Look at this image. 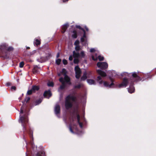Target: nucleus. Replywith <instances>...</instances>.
I'll return each mask as SVG.
<instances>
[{"label":"nucleus","mask_w":156,"mask_h":156,"mask_svg":"<svg viewBox=\"0 0 156 156\" xmlns=\"http://www.w3.org/2000/svg\"><path fill=\"white\" fill-rule=\"evenodd\" d=\"M69 60H70V61H72L73 60V56L72 55H71L69 56Z\"/></svg>","instance_id":"nucleus-38"},{"label":"nucleus","mask_w":156,"mask_h":156,"mask_svg":"<svg viewBox=\"0 0 156 156\" xmlns=\"http://www.w3.org/2000/svg\"><path fill=\"white\" fill-rule=\"evenodd\" d=\"M40 44V41L38 39H36L35 41H34V45L37 46Z\"/></svg>","instance_id":"nucleus-21"},{"label":"nucleus","mask_w":156,"mask_h":156,"mask_svg":"<svg viewBox=\"0 0 156 156\" xmlns=\"http://www.w3.org/2000/svg\"><path fill=\"white\" fill-rule=\"evenodd\" d=\"M132 75L133 77V79H129L126 78H124L122 82L119 84V87L120 88L126 87L128 84L129 83V87L128 88V90L129 92L132 93L135 90V88L133 86L134 82H137L142 80L143 81L146 79L144 78L141 79L140 77L137 75V73L136 72L133 73Z\"/></svg>","instance_id":"nucleus-2"},{"label":"nucleus","mask_w":156,"mask_h":156,"mask_svg":"<svg viewBox=\"0 0 156 156\" xmlns=\"http://www.w3.org/2000/svg\"><path fill=\"white\" fill-rule=\"evenodd\" d=\"M76 28H78L83 31L84 34L83 37L81 38V41L83 45H85L86 44V33L84 30L79 25H76Z\"/></svg>","instance_id":"nucleus-6"},{"label":"nucleus","mask_w":156,"mask_h":156,"mask_svg":"<svg viewBox=\"0 0 156 156\" xmlns=\"http://www.w3.org/2000/svg\"><path fill=\"white\" fill-rule=\"evenodd\" d=\"M81 56L82 57H84L85 56L84 52L83 51H82L80 53Z\"/></svg>","instance_id":"nucleus-33"},{"label":"nucleus","mask_w":156,"mask_h":156,"mask_svg":"<svg viewBox=\"0 0 156 156\" xmlns=\"http://www.w3.org/2000/svg\"><path fill=\"white\" fill-rule=\"evenodd\" d=\"M33 92L32 89H31V90H29L27 91V94L28 95H30L32 94Z\"/></svg>","instance_id":"nucleus-29"},{"label":"nucleus","mask_w":156,"mask_h":156,"mask_svg":"<svg viewBox=\"0 0 156 156\" xmlns=\"http://www.w3.org/2000/svg\"><path fill=\"white\" fill-rule=\"evenodd\" d=\"M59 56V53H58L56 57L58 58Z\"/></svg>","instance_id":"nucleus-43"},{"label":"nucleus","mask_w":156,"mask_h":156,"mask_svg":"<svg viewBox=\"0 0 156 156\" xmlns=\"http://www.w3.org/2000/svg\"><path fill=\"white\" fill-rule=\"evenodd\" d=\"M75 49L76 51H78L80 50V48L79 45H78L75 46Z\"/></svg>","instance_id":"nucleus-30"},{"label":"nucleus","mask_w":156,"mask_h":156,"mask_svg":"<svg viewBox=\"0 0 156 156\" xmlns=\"http://www.w3.org/2000/svg\"><path fill=\"white\" fill-rule=\"evenodd\" d=\"M51 95L50 90L46 91L44 94V96L47 98H49Z\"/></svg>","instance_id":"nucleus-12"},{"label":"nucleus","mask_w":156,"mask_h":156,"mask_svg":"<svg viewBox=\"0 0 156 156\" xmlns=\"http://www.w3.org/2000/svg\"><path fill=\"white\" fill-rule=\"evenodd\" d=\"M47 84L49 87H53L54 86V84L52 82H48Z\"/></svg>","instance_id":"nucleus-28"},{"label":"nucleus","mask_w":156,"mask_h":156,"mask_svg":"<svg viewBox=\"0 0 156 156\" xmlns=\"http://www.w3.org/2000/svg\"><path fill=\"white\" fill-rule=\"evenodd\" d=\"M75 70L76 73V77L77 79H79L80 76L81 71L78 66H76L75 68Z\"/></svg>","instance_id":"nucleus-8"},{"label":"nucleus","mask_w":156,"mask_h":156,"mask_svg":"<svg viewBox=\"0 0 156 156\" xmlns=\"http://www.w3.org/2000/svg\"><path fill=\"white\" fill-rule=\"evenodd\" d=\"M73 55L74 58H77L79 57L80 55L79 52H76L75 51H73Z\"/></svg>","instance_id":"nucleus-19"},{"label":"nucleus","mask_w":156,"mask_h":156,"mask_svg":"<svg viewBox=\"0 0 156 156\" xmlns=\"http://www.w3.org/2000/svg\"><path fill=\"white\" fill-rule=\"evenodd\" d=\"M42 99L41 98L35 101V105H37L40 104L42 101Z\"/></svg>","instance_id":"nucleus-24"},{"label":"nucleus","mask_w":156,"mask_h":156,"mask_svg":"<svg viewBox=\"0 0 156 156\" xmlns=\"http://www.w3.org/2000/svg\"><path fill=\"white\" fill-rule=\"evenodd\" d=\"M87 73L86 72H85L84 73L83 76L81 78V80H85L87 78Z\"/></svg>","instance_id":"nucleus-20"},{"label":"nucleus","mask_w":156,"mask_h":156,"mask_svg":"<svg viewBox=\"0 0 156 156\" xmlns=\"http://www.w3.org/2000/svg\"><path fill=\"white\" fill-rule=\"evenodd\" d=\"M77 133L79 135H81L83 133L82 132H81L80 133L78 132Z\"/></svg>","instance_id":"nucleus-41"},{"label":"nucleus","mask_w":156,"mask_h":156,"mask_svg":"<svg viewBox=\"0 0 156 156\" xmlns=\"http://www.w3.org/2000/svg\"><path fill=\"white\" fill-rule=\"evenodd\" d=\"M83 120L84 119V118L83 117Z\"/></svg>","instance_id":"nucleus-49"},{"label":"nucleus","mask_w":156,"mask_h":156,"mask_svg":"<svg viewBox=\"0 0 156 156\" xmlns=\"http://www.w3.org/2000/svg\"><path fill=\"white\" fill-rule=\"evenodd\" d=\"M40 69V67L37 66H35L34 67L33 72L34 73H37L39 72V70Z\"/></svg>","instance_id":"nucleus-15"},{"label":"nucleus","mask_w":156,"mask_h":156,"mask_svg":"<svg viewBox=\"0 0 156 156\" xmlns=\"http://www.w3.org/2000/svg\"><path fill=\"white\" fill-rule=\"evenodd\" d=\"M96 51V50L94 48H92L90 49V51L91 52H93Z\"/></svg>","instance_id":"nucleus-36"},{"label":"nucleus","mask_w":156,"mask_h":156,"mask_svg":"<svg viewBox=\"0 0 156 156\" xmlns=\"http://www.w3.org/2000/svg\"><path fill=\"white\" fill-rule=\"evenodd\" d=\"M30 134V137L31 138H33V131H31V130L30 132V133H29Z\"/></svg>","instance_id":"nucleus-37"},{"label":"nucleus","mask_w":156,"mask_h":156,"mask_svg":"<svg viewBox=\"0 0 156 156\" xmlns=\"http://www.w3.org/2000/svg\"><path fill=\"white\" fill-rule=\"evenodd\" d=\"M73 34L72 35V37L74 38H76L77 37L76 31L75 30H73Z\"/></svg>","instance_id":"nucleus-23"},{"label":"nucleus","mask_w":156,"mask_h":156,"mask_svg":"<svg viewBox=\"0 0 156 156\" xmlns=\"http://www.w3.org/2000/svg\"><path fill=\"white\" fill-rule=\"evenodd\" d=\"M82 86L83 84H80L77 85L75 86L74 87L75 88H80Z\"/></svg>","instance_id":"nucleus-25"},{"label":"nucleus","mask_w":156,"mask_h":156,"mask_svg":"<svg viewBox=\"0 0 156 156\" xmlns=\"http://www.w3.org/2000/svg\"><path fill=\"white\" fill-rule=\"evenodd\" d=\"M45 152L43 150L38 152L37 154V156H45Z\"/></svg>","instance_id":"nucleus-18"},{"label":"nucleus","mask_w":156,"mask_h":156,"mask_svg":"<svg viewBox=\"0 0 156 156\" xmlns=\"http://www.w3.org/2000/svg\"><path fill=\"white\" fill-rule=\"evenodd\" d=\"M62 72L64 73V78L62 77H61L59 79V81L62 83V85L60 86L59 87V89L61 90L64 89L66 87L65 83L69 85L71 84L70 78L66 74V70L65 69H63Z\"/></svg>","instance_id":"nucleus-5"},{"label":"nucleus","mask_w":156,"mask_h":156,"mask_svg":"<svg viewBox=\"0 0 156 156\" xmlns=\"http://www.w3.org/2000/svg\"><path fill=\"white\" fill-rule=\"evenodd\" d=\"M108 72L109 74H111L109 76L110 79L112 82V83L111 84H109L108 82H103L102 80L101 76H99L97 77V81L100 84H101L103 83L105 87L111 88L113 87L114 85L111 77H117L119 75V74L117 73L114 70L109 71Z\"/></svg>","instance_id":"nucleus-4"},{"label":"nucleus","mask_w":156,"mask_h":156,"mask_svg":"<svg viewBox=\"0 0 156 156\" xmlns=\"http://www.w3.org/2000/svg\"><path fill=\"white\" fill-rule=\"evenodd\" d=\"M87 83L90 85H95L96 84L95 81L92 79H87Z\"/></svg>","instance_id":"nucleus-16"},{"label":"nucleus","mask_w":156,"mask_h":156,"mask_svg":"<svg viewBox=\"0 0 156 156\" xmlns=\"http://www.w3.org/2000/svg\"><path fill=\"white\" fill-rule=\"evenodd\" d=\"M16 87L15 86H12L11 87V89L14 90H16Z\"/></svg>","instance_id":"nucleus-39"},{"label":"nucleus","mask_w":156,"mask_h":156,"mask_svg":"<svg viewBox=\"0 0 156 156\" xmlns=\"http://www.w3.org/2000/svg\"><path fill=\"white\" fill-rule=\"evenodd\" d=\"M92 59L94 61L97 60L98 59L100 61H102L104 60V58L103 56H101L100 55H98L96 53H95V55H93L92 56Z\"/></svg>","instance_id":"nucleus-10"},{"label":"nucleus","mask_w":156,"mask_h":156,"mask_svg":"<svg viewBox=\"0 0 156 156\" xmlns=\"http://www.w3.org/2000/svg\"><path fill=\"white\" fill-rule=\"evenodd\" d=\"M29 48H30L29 47H27V49H29Z\"/></svg>","instance_id":"nucleus-44"},{"label":"nucleus","mask_w":156,"mask_h":156,"mask_svg":"<svg viewBox=\"0 0 156 156\" xmlns=\"http://www.w3.org/2000/svg\"><path fill=\"white\" fill-rule=\"evenodd\" d=\"M7 46H8V45L5 43L3 44L0 46V49L2 51L3 54H4V53H5V54L6 53V51L7 49Z\"/></svg>","instance_id":"nucleus-11"},{"label":"nucleus","mask_w":156,"mask_h":156,"mask_svg":"<svg viewBox=\"0 0 156 156\" xmlns=\"http://www.w3.org/2000/svg\"><path fill=\"white\" fill-rule=\"evenodd\" d=\"M30 98L29 97H26L24 101L26 102L27 103V102L30 100Z\"/></svg>","instance_id":"nucleus-34"},{"label":"nucleus","mask_w":156,"mask_h":156,"mask_svg":"<svg viewBox=\"0 0 156 156\" xmlns=\"http://www.w3.org/2000/svg\"><path fill=\"white\" fill-rule=\"evenodd\" d=\"M85 29L87 31H88V28H87V27L86 26H85Z\"/></svg>","instance_id":"nucleus-42"},{"label":"nucleus","mask_w":156,"mask_h":156,"mask_svg":"<svg viewBox=\"0 0 156 156\" xmlns=\"http://www.w3.org/2000/svg\"><path fill=\"white\" fill-rule=\"evenodd\" d=\"M54 112L55 114L58 117H60L59 113L60 112V107L58 104H56L55 107Z\"/></svg>","instance_id":"nucleus-9"},{"label":"nucleus","mask_w":156,"mask_h":156,"mask_svg":"<svg viewBox=\"0 0 156 156\" xmlns=\"http://www.w3.org/2000/svg\"><path fill=\"white\" fill-rule=\"evenodd\" d=\"M79 42L78 40H76L74 42V44L75 46L79 45Z\"/></svg>","instance_id":"nucleus-32"},{"label":"nucleus","mask_w":156,"mask_h":156,"mask_svg":"<svg viewBox=\"0 0 156 156\" xmlns=\"http://www.w3.org/2000/svg\"><path fill=\"white\" fill-rule=\"evenodd\" d=\"M25 142H26V143L27 144L26 141H25Z\"/></svg>","instance_id":"nucleus-50"},{"label":"nucleus","mask_w":156,"mask_h":156,"mask_svg":"<svg viewBox=\"0 0 156 156\" xmlns=\"http://www.w3.org/2000/svg\"><path fill=\"white\" fill-rule=\"evenodd\" d=\"M62 62L64 65H66L67 64V61L65 59H63Z\"/></svg>","instance_id":"nucleus-35"},{"label":"nucleus","mask_w":156,"mask_h":156,"mask_svg":"<svg viewBox=\"0 0 156 156\" xmlns=\"http://www.w3.org/2000/svg\"><path fill=\"white\" fill-rule=\"evenodd\" d=\"M61 61V59L60 58H58L56 60V63L58 65H59L60 63V62Z\"/></svg>","instance_id":"nucleus-26"},{"label":"nucleus","mask_w":156,"mask_h":156,"mask_svg":"<svg viewBox=\"0 0 156 156\" xmlns=\"http://www.w3.org/2000/svg\"><path fill=\"white\" fill-rule=\"evenodd\" d=\"M10 84H11V83H9V82H8V83H6V85L7 86H10Z\"/></svg>","instance_id":"nucleus-40"},{"label":"nucleus","mask_w":156,"mask_h":156,"mask_svg":"<svg viewBox=\"0 0 156 156\" xmlns=\"http://www.w3.org/2000/svg\"><path fill=\"white\" fill-rule=\"evenodd\" d=\"M24 65V63L23 62H22L20 63L19 67L20 68H22L23 66Z\"/></svg>","instance_id":"nucleus-31"},{"label":"nucleus","mask_w":156,"mask_h":156,"mask_svg":"<svg viewBox=\"0 0 156 156\" xmlns=\"http://www.w3.org/2000/svg\"><path fill=\"white\" fill-rule=\"evenodd\" d=\"M65 122H66V125H67V122H66V120H65Z\"/></svg>","instance_id":"nucleus-46"},{"label":"nucleus","mask_w":156,"mask_h":156,"mask_svg":"<svg viewBox=\"0 0 156 156\" xmlns=\"http://www.w3.org/2000/svg\"><path fill=\"white\" fill-rule=\"evenodd\" d=\"M58 76H60V73L58 74Z\"/></svg>","instance_id":"nucleus-47"},{"label":"nucleus","mask_w":156,"mask_h":156,"mask_svg":"<svg viewBox=\"0 0 156 156\" xmlns=\"http://www.w3.org/2000/svg\"><path fill=\"white\" fill-rule=\"evenodd\" d=\"M69 26L68 23H66L62 25V32L64 33Z\"/></svg>","instance_id":"nucleus-13"},{"label":"nucleus","mask_w":156,"mask_h":156,"mask_svg":"<svg viewBox=\"0 0 156 156\" xmlns=\"http://www.w3.org/2000/svg\"><path fill=\"white\" fill-rule=\"evenodd\" d=\"M121 75L122 76H123V74H121Z\"/></svg>","instance_id":"nucleus-48"},{"label":"nucleus","mask_w":156,"mask_h":156,"mask_svg":"<svg viewBox=\"0 0 156 156\" xmlns=\"http://www.w3.org/2000/svg\"><path fill=\"white\" fill-rule=\"evenodd\" d=\"M24 106H22L20 109V118L19 120V122L21 123L24 131H26V126L28 123V119L27 115H28V111L25 110L24 111Z\"/></svg>","instance_id":"nucleus-3"},{"label":"nucleus","mask_w":156,"mask_h":156,"mask_svg":"<svg viewBox=\"0 0 156 156\" xmlns=\"http://www.w3.org/2000/svg\"><path fill=\"white\" fill-rule=\"evenodd\" d=\"M13 50V48L12 47H8V46H7V50H6V53L5 54V55L6 56H7V52L8 51H11Z\"/></svg>","instance_id":"nucleus-22"},{"label":"nucleus","mask_w":156,"mask_h":156,"mask_svg":"<svg viewBox=\"0 0 156 156\" xmlns=\"http://www.w3.org/2000/svg\"><path fill=\"white\" fill-rule=\"evenodd\" d=\"M76 97L73 95L70 94L67 96L66 98L65 106L66 109H69L71 108L73 104L74 103L76 104V106L74 108V111L72 113V120L69 125V129L70 131L73 133H74L72 128V126L76 131H77L78 129L77 126L78 123L79 124L80 128H83V123L80 121V117L78 114V105L76 101Z\"/></svg>","instance_id":"nucleus-1"},{"label":"nucleus","mask_w":156,"mask_h":156,"mask_svg":"<svg viewBox=\"0 0 156 156\" xmlns=\"http://www.w3.org/2000/svg\"><path fill=\"white\" fill-rule=\"evenodd\" d=\"M79 61V60L77 58H75L74 59L73 62L75 64H78Z\"/></svg>","instance_id":"nucleus-27"},{"label":"nucleus","mask_w":156,"mask_h":156,"mask_svg":"<svg viewBox=\"0 0 156 156\" xmlns=\"http://www.w3.org/2000/svg\"><path fill=\"white\" fill-rule=\"evenodd\" d=\"M151 78V77H149V76L148 75V76L147 77V78Z\"/></svg>","instance_id":"nucleus-45"},{"label":"nucleus","mask_w":156,"mask_h":156,"mask_svg":"<svg viewBox=\"0 0 156 156\" xmlns=\"http://www.w3.org/2000/svg\"><path fill=\"white\" fill-rule=\"evenodd\" d=\"M98 73L102 76H106V73L105 72L101 71L100 69H98L97 70Z\"/></svg>","instance_id":"nucleus-14"},{"label":"nucleus","mask_w":156,"mask_h":156,"mask_svg":"<svg viewBox=\"0 0 156 156\" xmlns=\"http://www.w3.org/2000/svg\"><path fill=\"white\" fill-rule=\"evenodd\" d=\"M97 65L98 67L104 70L106 69L108 67V63L105 62H98L97 63Z\"/></svg>","instance_id":"nucleus-7"},{"label":"nucleus","mask_w":156,"mask_h":156,"mask_svg":"<svg viewBox=\"0 0 156 156\" xmlns=\"http://www.w3.org/2000/svg\"><path fill=\"white\" fill-rule=\"evenodd\" d=\"M31 89L33 92H35L36 91H37L39 89V88L38 86L34 85L32 86Z\"/></svg>","instance_id":"nucleus-17"}]
</instances>
